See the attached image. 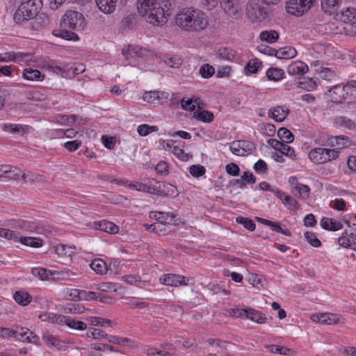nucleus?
<instances>
[{
    "mask_svg": "<svg viewBox=\"0 0 356 356\" xmlns=\"http://www.w3.org/2000/svg\"><path fill=\"white\" fill-rule=\"evenodd\" d=\"M175 23L184 31L199 32L208 26L209 20L202 11L193 8H184L176 15Z\"/></svg>",
    "mask_w": 356,
    "mask_h": 356,
    "instance_id": "nucleus-1",
    "label": "nucleus"
},
{
    "mask_svg": "<svg viewBox=\"0 0 356 356\" xmlns=\"http://www.w3.org/2000/svg\"><path fill=\"white\" fill-rule=\"evenodd\" d=\"M153 6L147 9V14H140L146 17V21L153 25H162L167 22L168 16L170 15L171 3L169 0L156 2Z\"/></svg>",
    "mask_w": 356,
    "mask_h": 356,
    "instance_id": "nucleus-2",
    "label": "nucleus"
},
{
    "mask_svg": "<svg viewBox=\"0 0 356 356\" xmlns=\"http://www.w3.org/2000/svg\"><path fill=\"white\" fill-rule=\"evenodd\" d=\"M42 6L41 0H27L22 2L14 14V21L17 24H21L33 19L39 13Z\"/></svg>",
    "mask_w": 356,
    "mask_h": 356,
    "instance_id": "nucleus-3",
    "label": "nucleus"
},
{
    "mask_svg": "<svg viewBox=\"0 0 356 356\" xmlns=\"http://www.w3.org/2000/svg\"><path fill=\"white\" fill-rule=\"evenodd\" d=\"M308 156L314 163L323 164L338 159L339 152L334 149L319 147L312 149L309 152Z\"/></svg>",
    "mask_w": 356,
    "mask_h": 356,
    "instance_id": "nucleus-4",
    "label": "nucleus"
},
{
    "mask_svg": "<svg viewBox=\"0 0 356 356\" xmlns=\"http://www.w3.org/2000/svg\"><path fill=\"white\" fill-rule=\"evenodd\" d=\"M86 25L83 15L74 10H68L63 17L61 26L74 31H82Z\"/></svg>",
    "mask_w": 356,
    "mask_h": 356,
    "instance_id": "nucleus-5",
    "label": "nucleus"
},
{
    "mask_svg": "<svg viewBox=\"0 0 356 356\" xmlns=\"http://www.w3.org/2000/svg\"><path fill=\"white\" fill-rule=\"evenodd\" d=\"M3 334L14 337L15 339L27 343H38L39 337L26 327H19L16 330L4 328L2 330Z\"/></svg>",
    "mask_w": 356,
    "mask_h": 356,
    "instance_id": "nucleus-6",
    "label": "nucleus"
},
{
    "mask_svg": "<svg viewBox=\"0 0 356 356\" xmlns=\"http://www.w3.org/2000/svg\"><path fill=\"white\" fill-rule=\"evenodd\" d=\"M315 0H288L286 11L293 15H302L312 6Z\"/></svg>",
    "mask_w": 356,
    "mask_h": 356,
    "instance_id": "nucleus-7",
    "label": "nucleus"
},
{
    "mask_svg": "<svg viewBox=\"0 0 356 356\" xmlns=\"http://www.w3.org/2000/svg\"><path fill=\"white\" fill-rule=\"evenodd\" d=\"M255 145L249 140H237L233 142L229 147L230 151L236 156H245L255 149Z\"/></svg>",
    "mask_w": 356,
    "mask_h": 356,
    "instance_id": "nucleus-8",
    "label": "nucleus"
},
{
    "mask_svg": "<svg viewBox=\"0 0 356 356\" xmlns=\"http://www.w3.org/2000/svg\"><path fill=\"white\" fill-rule=\"evenodd\" d=\"M190 280L189 277L172 273L164 274L159 278L161 284L173 287L187 286Z\"/></svg>",
    "mask_w": 356,
    "mask_h": 356,
    "instance_id": "nucleus-9",
    "label": "nucleus"
},
{
    "mask_svg": "<svg viewBox=\"0 0 356 356\" xmlns=\"http://www.w3.org/2000/svg\"><path fill=\"white\" fill-rule=\"evenodd\" d=\"M32 274L38 277L41 280H47L50 279V277L54 276L55 275H60L58 276L57 278L60 279H65L68 277H70V275H74L73 273L70 272H62L59 273L57 271H51L48 270L46 268H33L31 270Z\"/></svg>",
    "mask_w": 356,
    "mask_h": 356,
    "instance_id": "nucleus-10",
    "label": "nucleus"
},
{
    "mask_svg": "<svg viewBox=\"0 0 356 356\" xmlns=\"http://www.w3.org/2000/svg\"><path fill=\"white\" fill-rule=\"evenodd\" d=\"M310 319L314 323H320L325 325H333L339 323L340 318L336 314L323 313L311 315Z\"/></svg>",
    "mask_w": 356,
    "mask_h": 356,
    "instance_id": "nucleus-11",
    "label": "nucleus"
},
{
    "mask_svg": "<svg viewBox=\"0 0 356 356\" xmlns=\"http://www.w3.org/2000/svg\"><path fill=\"white\" fill-rule=\"evenodd\" d=\"M145 52V49H143L140 46L137 45H129L127 49H123L122 54L124 58L129 61V64L135 65V61L131 60V59L136 57H142Z\"/></svg>",
    "mask_w": 356,
    "mask_h": 356,
    "instance_id": "nucleus-12",
    "label": "nucleus"
},
{
    "mask_svg": "<svg viewBox=\"0 0 356 356\" xmlns=\"http://www.w3.org/2000/svg\"><path fill=\"white\" fill-rule=\"evenodd\" d=\"M31 27L34 31H40L47 27L50 24L49 16L44 13L37 14L31 22Z\"/></svg>",
    "mask_w": 356,
    "mask_h": 356,
    "instance_id": "nucleus-13",
    "label": "nucleus"
},
{
    "mask_svg": "<svg viewBox=\"0 0 356 356\" xmlns=\"http://www.w3.org/2000/svg\"><path fill=\"white\" fill-rule=\"evenodd\" d=\"M328 92L330 93V97L334 102H342L343 99H346L345 95L348 93L344 84H339L333 86L330 88Z\"/></svg>",
    "mask_w": 356,
    "mask_h": 356,
    "instance_id": "nucleus-14",
    "label": "nucleus"
},
{
    "mask_svg": "<svg viewBox=\"0 0 356 356\" xmlns=\"http://www.w3.org/2000/svg\"><path fill=\"white\" fill-rule=\"evenodd\" d=\"M329 144L335 147L334 149H341L351 145V140L346 136H332L329 139Z\"/></svg>",
    "mask_w": 356,
    "mask_h": 356,
    "instance_id": "nucleus-15",
    "label": "nucleus"
},
{
    "mask_svg": "<svg viewBox=\"0 0 356 356\" xmlns=\"http://www.w3.org/2000/svg\"><path fill=\"white\" fill-rule=\"evenodd\" d=\"M308 71V66L300 60L292 62L287 67V72L290 75H302Z\"/></svg>",
    "mask_w": 356,
    "mask_h": 356,
    "instance_id": "nucleus-16",
    "label": "nucleus"
},
{
    "mask_svg": "<svg viewBox=\"0 0 356 356\" xmlns=\"http://www.w3.org/2000/svg\"><path fill=\"white\" fill-rule=\"evenodd\" d=\"M223 10L229 16H236L238 13V6L236 0H220Z\"/></svg>",
    "mask_w": 356,
    "mask_h": 356,
    "instance_id": "nucleus-17",
    "label": "nucleus"
},
{
    "mask_svg": "<svg viewBox=\"0 0 356 356\" xmlns=\"http://www.w3.org/2000/svg\"><path fill=\"white\" fill-rule=\"evenodd\" d=\"M246 12L248 17L253 21H261L264 19V17H261V11L255 1L248 5Z\"/></svg>",
    "mask_w": 356,
    "mask_h": 356,
    "instance_id": "nucleus-18",
    "label": "nucleus"
},
{
    "mask_svg": "<svg viewBox=\"0 0 356 356\" xmlns=\"http://www.w3.org/2000/svg\"><path fill=\"white\" fill-rule=\"evenodd\" d=\"M338 243L342 247L351 248L356 251V234L352 233L348 234L346 232L338 238Z\"/></svg>",
    "mask_w": 356,
    "mask_h": 356,
    "instance_id": "nucleus-19",
    "label": "nucleus"
},
{
    "mask_svg": "<svg viewBox=\"0 0 356 356\" xmlns=\"http://www.w3.org/2000/svg\"><path fill=\"white\" fill-rule=\"evenodd\" d=\"M289 110L284 108L282 106H277L268 111V116L274 119L276 122H281L284 121L288 115Z\"/></svg>",
    "mask_w": 356,
    "mask_h": 356,
    "instance_id": "nucleus-20",
    "label": "nucleus"
},
{
    "mask_svg": "<svg viewBox=\"0 0 356 356\" xmlns=\"http://www.w3.org/2000/svg\"><path fill=\"white\" fill-rule=\"evenodd\" d=\"M341 0H321V7L325 13L330 15L338 14Z\"/></svg>",
    "mask_w": 356,
    "mask_h": 356,
    "instance_id": "nucleus-21",
    "label": "nucleus"
},
{
    "mask_svg": "<svg viewBox=\"0 0 356 356\" xmlns=\"http://www.w3.org/2000/svg\"><path fill=\"white\" fill-rule=\"evenodd\" d=\"M117 0H95L99 9L105 14L112 13L116 7Z\"/></svg>",
    "mask_w": 356,
    "mask_h": 356,
    "instance_id": "nucleus-22",
    "label": "nucleus"
},
{
    "mask_svg": "<svg viewBox=\"0 0 356 356\" xmlns=\"http://www.w3.org/2000/svg\"><path fill=\"white\" fill-rule=\"evenodd\" d=\"M161 59L165 65L172 68H179L183 63L182 58L178 55L164 54Z\"/></svg>",
    "mask_w": 356,
    "mask_h": 356,
    "instance_id": "nucleus-23",
    "label": "nucleus"
},
{
    "mask_svg": "<svg viewBox=\"0 0 356 356\" xmlns=\"http://www.w3.org/2000/svg\"><path fill=\"white\" fill-rule=\"evenodd\" d=\"M95 227L97 229L105 232L109 234H116L119 231V228L113 222L106 220H102L95 223Z\"/></svg>",
    "mask_w": 356,
    "mask_h": 356,
    "instance_id": "nucleus-24",
    "label": "nucleus"
},
{
    "mask_svg": "<svg viewBox=\"0 0 356 356\" xmlns=\"http://www.w3.org/2000/svg\"><path fill=\"white\" fill-rule=\"evenodd\" d=\"M13 298L17 303L22 306H26L32 301V296L24 290L15 291Z\"/></svg>",
    "mask_w": 356,
    "mask_h": 356,
    "instance_id": "nucleus-25",
    "label": "nucleus"
},
{
    "mask_svg": "<svg viewBox=\"0 0 356 356\" xmlns=\"http://www.w3.org/2000/svg\"><path fill=\"white\" fill-rule=\"evenodd\" d=\"M321 225L324 229L330 231H337L343 227L340 222L330 218H323L321 220Z\"/></svg>",
    "mask_w": 356,
    "mask_h": 356,
    "instance_id": "nucleus-26",
    "label": "nucleus"
},
{
    "mask_svg": "<svg viewBox=\"0 0 356 356\" xmlns=\"http://www.w3.org/2000/svg\"><path fill=\"white\" fill-rule=\"evenodd\" d=\"M341 13V20L344 23L355 24H356V9L353 8H347L345 10H339Z\"/></svg>",
    "mask_w": 356,
    "mask_h": 356,
    "instance_id": "nucleus-27",
    "label": "nucleus"
},
{
    "mask_svg": "<svg viewBox=\"0 0 356 356\" xmlns=\"http://www.w3.org/2000/svg\"><path fill=\"white\" fill-rule=\"evenodd\" d=\"M296 55V50L291 47L275 49V56L279 59H290Z\"/></svg>",
    "mask_w": 356,
    "mask_h": 356,
    "instance_id": "nucleus-28",
    "label": "nucleus"
},
{
    "mask_svg": "<svg viewBox=\"0 0 356 356\" xmlns=\"http://www.w3.org/2000/svg\"><path fill=\"white\" fill-rule=\"evenodd\" d=\"M163 98H167L165 92L157 90L145 92L143 96V100L148 103H154L156 100H160Z\"/></svg>",
    "mask_w": 356,
    "mask_h": 356,
    "instance_id": "nucleus-29",
    "label": "nucleus"
},
{
    "mask_svg": "<svg viewBox=\"0 0 356 356\" xmlns=\"http://www.w3.org/2000/svg\"><path fill=\"white\" fill-rule=\"evenodd\" d=\"M65 324L72 329L76 330H84L86 329V324L81 321H76L70 317L64 316V319H62V324Z\"/></svg>",
    "mask_w": 356,
    "mask_h": 356,
    "instance_id": "nucleus-30",
    "label": "nucleus"
},
{
    "mask_svg": "<svg viewBox=\"0 0 356 356\" xmlns=\"http://www.w3.org/2000/svg\"><path fill=\"white\" fill-rule=\"evenodd\" d=\"M23 77L28 81H42L44 75L38 70L26 68L23 71Z\"/></svg>",
    "mask_w": 356,
    "mask_h": 356,
    "instance_id": "nucleus-31",
    "label": "nucleus"
},
{
    "mask_svg": "<svg viewBox=\"0 0 356 356\" xmlns=\"http://www.w3.org/2000/svg\"><path fill=\"white\" fill-rule=\"evenodd\" d=\"M18 241L26 246L33 248H40L43 245V241L40 238L19 236Z\"/></svg>",
    "mask_w": 356,
    "mask_h": 356,
    "instance_id": "nucleus-32",
    "label": "nucleus"
},
{
    "mask_svg": "<svg viewBox=\"0 0 356 356\" xmlns=\"http://www.w3.org/2000/svg\"><path fill=\"white\" fill-rule=\"evenodd\" d=\"M334 123L339 127L348 129L349 130H355L356 124L351 119L345 116L337 117L334 119Z\"/></svg>",
    "mask_w": 356,
    "mask_h": 356,
    "instance_id": "nucleus-33",
    "label": "nucleus"
},
{
    "mask_svg": "<svg viewBox=\"0 0 356 356\" xmlns=\"http://www.w3.org/2000/svg\"><path fill=\"white\" fill-rule=\"evenodd\" d=\"M38 317L42 321L57 324H62V319H64V316L54 313H43L40 314Z\"/></svg>",
    "mask_w": 356,
    "mask_h": 356,
    "instance_id": "nucleus-34",
    "label": "nucleus"
},
{
    "mask_svg": "<svg viewBox=\"0 0 356 356\" xmlns=\"http://www.w3.org/2000/svg\"><path fill=\"white\" fill-rule=\"evenodd\" d=\"M90 268L98 274H104L108 270L106 262L102 259H95L92 261Z\"/></svg>",
    "mask_w": 356,
    "mask_h": 356,
    "instance_id": "nucleus-35",
    "label": "nucleus"
},
{
    "mask_svg": "<svg viewBox=\"0 0 356 356\" xmlns=\"http://www.w3.org/2000/svg\"><path fill=\"white\" fill-rule=\"evenodd\" d=\"M5 62H19L23 60L25 58L29 57V54H24L21 52L9 51L3 53Z\"/></svg>",
    "mask_w": 356,
    "mask_h": 356,
    "instance_id": "nucleus-36",
    "label": "nucleus"
},
{
    "mask_svg": "<svg viewBox=\"0 0 356 356\" xmlns=\"http://www.w3.org/2000/svg\"><path fill=\"white\" fill-rule=\"evenodd\" d=\"M259 38L262 41L274 43L278 40L279 33L274 30L263 31L259 34Z\"/></svg>",
    "mask_w": 356,
    "mask_h": 356,
    "instance_id": "nucleus-37",
    "label": "nucleus"
},
{
    "mask_svg": "<svg viewBox=\"0 0 356 356\" xmlns=\"http://www.w3.org/2000/svg\"><path fill=\"white\" fill-rule=\"evenodd\" d=\"M277 137L285 143H291L294 140V136L290 130L286 128H280L277 132Z\"/></svg>",
    "mask_w": 356,
    "mask_h": 356,
    "instance_id": "nucleus-38",
    "label": "nucleus"
},
{
    "mask_svg": "<svg viewBox=\"0 0 356 356\" xmlns=\"http://www.w3.org/2000/svg\"><path fill=\"white\" fill-rule=\"evenodd\" d=\"M284 71L280 68L270 67L266 71V76L270 81H278L283 79Z\"/></svg>",
    "mask_w": 356,
    "mask_h": 356,
    "instance_id": "nucleus-39",
    "label": "nucleus"
},
{
    "mask_svg": "<svg viewBox=\"0 0 356 356\" xmlns=\"http://www.w3.org/2000/svg\"><path fill=\"white\" fill-rule=\"evenodd\" d=\"M262 63L258 59L250 60L245 67V71L247 74H256L261 68Z\"/></svg>",
    "mask_w": 356,
    "mask_h": 356,
    "instance_id": "nucleus-40",
    "label": "nucleus"
},
{
    "mask_svg": "<svg viewBox=\"0 0 356 356\" xmlns=\"http://www.w3.org/2000/svg\"><path fill=\"white\" fill-rule=\"evenodd\" d=\"M248 318L260 324L266 323L267 320V318L261 312L251 308L250 309Z\"/></svg>",
    "mask_w": 356,
    "mask_h": 356,
    "instance_id": "nucleus-41",
    "label": "nucleus"
},
{
    "mask_svg": "<svg viewBox=\"0 0 356 356\" xmlns=\"http://www.w3.org/2000/svg\"><path fill=\"white\" fill-rule=\"evenodd\" d=\"M44 341L49 346H54L58 350L63 348L62 341L56 336L44 334L42 337Z\"/></svg>",
    "mask_w": 356,
    "mask_h": 356,
    "instance_id": "nucleus-42",
    "label": "nucleus"
},
{
    "mask_svg": "<svg viewBox=\"0 0 356 356\" xmlns=\"http://www.w3.org/2000/svg\"><path fill=\"white\" fill-rule=\"evenodd\" d=\"M193 118L204 122H211L213 120V114L208 111L194 112Z\"/></svg>",
    "mask_w": 356,
    "mask_h": 356,
    "instance_id": "nucleus-43",
    "label": "nucleus"
},
{
    "mask_svg": "<svg viewBox=\"0 0 356 356\" xmlns=\"http://www.w3.org/2000/svg\"><path fill=\"white\" fill-rule=\"evenodd\" d=\"M156 0H138L137 9L140 14H147V9L156 5Z\"/></svg>",
    "mask_w": 356,
    "mask_h": 356,
    "instance_id": "nucleus-44",
    "label": "nucleus"
},
{
    "mask_svg": "<svg viewBox=\"0 0 356 356\" xmlns=\"http://www.w3.org/2000/svg\"><path fill=\"white\" fill-rule=\"evenodd\" d=\"M318 74L321 79L331 81L337 76V73L335 70L328 68V67H322L321 70L318 72Z\"/></svg>",
    "mask_w": 356,
    "mask_h": 356,
    "instance_id": "nucleus-45",
    "label": "nucleus"
},
{
    "mask_svg": "<svg viewBox=\"0 0 356 356\" xmlns=\"http://www.w3.org/2000/svg\"><path fill=\"white\" fill-rule=\"evenodd\" d=\"M310 188L308 186L300 184L298 187L293 191V193L295 196H297L302 199H307L309 196Z\"/></svg>",
    "mask_w": 356,
    "mask_h": 356,
    "instance_id": "nucleus-46",
    "label": "nucleus"
},
{
    "mask_svg": "<svg viewBox=\"0 0 356 356\" xmlns=\"http://www.w3.org/2000/svg\"><path fill=\"white\" fill-rule=\"evenodd\" d=\"M8 169H6V172H5L4 177L15 180H18L20 178L22 179V174L21 173L20 169L12 165H8Z\"/></svg>",
    "mask_w": 356,
    "mask_h": 356,
    "instance_id": "nucleus-47",
    "label": "nucleus"
},
{
    "mask_svg": "<svg viewBox=\"0 0 356 356\" xmlns=\"http://www.w3.org/2000/svg\"><path fill=\"white\" fill-rule=\"evenodd\" d=\"M316 86V81L311 78H303L302 81H300L298 84V87L302 88L306 90H312Z\"/></svg>",
    "mask_w": 356,
    "mask_h": 356,
    "instance_id": "nucleus-48",
    "label": "nucleus"
},
{
    "mask_svg": "<svg viewBox=\"0 0 356 356\" xmlns=\"http://www.w3.org/2000/svg\"><path fill=\"white\" fill-rule=\"evenodd\" d=\"M270 353H279L283 355H290L291 353V350L282 346H279L277 345H267L265 346Z\"/></svg>",
    "mask_w": 356,
    "mask_h": 356,
    "instance_id": "nucleus-49",
    "label": "nucleus"
},
{
    "mask_svg": "<svg viewBox=\"0 0 356 356\" xmlns=\"http://www.w3.org/2000/svg\"><path fill=\"white\" fill-rule=\"evenodd\" d=\"M176 221V216L173 213L161 211L160 222L162 227L165 224H175Z\"/></svg>",
    "mask_w": 356,
    "mask_h": 356,
    "instance_id": "nucleus-50",
    "label": "nucleus"
},
{
    "mask_svg": "<svg viewBox=\"0 0 356 356\" xmlns=\"http://www.w3.org/2000/svg\"><path fill=\"white\" fill-rule=\"evenodd\" d=\"M159 130L158 127L150 126L148 124H141L137 128L138 134L141 136H146L152 132H155Z\"/></svg>",
    "mask_w": 356,
    "mask_h": 356,
    "instance_id": "nucleus-51",
    "label": "nucleus"
},
{
    "mask_svg": "<svg viewBox=\"0 0 356 356\" xmlns=\"http://www.w3.org/2000/svg\"><path fill=\"white\" fill-rule=\"evenodd\" d=\"M236 222L242 225L245 228L249 231H254L255 229V223L250 219L243 216L236 218Z\"/></svg>",
    "mask_w": 356,
    "mask_h": 356,
    "instance_id": "nucleus-52",
    "label": "nucleus"
},
{
    "mask_svg": "<svg viewBox=\"0 0 356 356\" xmlns=\"http://www.w3.org/2000/svg\"><path fill=\"white\" fill-rule=\"evenodd\" d=\"M0 237L12 240L13 241H18L19 235L15 231L0 227Z\"/></svg>",
    "mask_w": 356,
    "mask_h": 356,
    "instance_id": "nucleus-53",
    "label": "nucleus"
},
{
    "mask_svg": "<svg viewBox=\"0 0 356 356\" xmlns=\"http://www.w3.org/2000/svg\"><path fill=\"white\" fill-rule=\"evenodd\" d=\"M92 325L95 326H111V321L101 317L91 316L88 318Z\"/></svg>",
    "mask_w": 356,
    "mask_h": 356,
    "instance_id": "nucleus-54",
    "label": "nucleus"
},
{
    "mask_svg": "<svg viewBox=\"0 0 356 356\" xmlns=\"http://www.w3.org/2000/svg\"><path fill=\"white\" fill-rule=\"evenodd\" d=\"M199 72L203 78L209 79L215 73V69L209 64H204L200 67Z\"/></svg>",
    "mask_w": 356,
    "mask_h": 356,
    "instance_id": "nucleus-55",
    "label": "nucleus"
},
{
    "mask_svg": "<svg viewBox=\"0 0 356 356\" xmlns=\"http://www.w3.org/2000/svg\"><path fill=\"white\" fill-rule=\"evenodd\" d=\"M283 204H284L289 209H298L300 206L298 202L289 195L284 193L282 198Z\"/></svg>",
    "mask_w": 356,
    "mask_h": 356,
    "instance_id": "nucleus-56",
    "label": "nucleus"
},
{
    "mask_svg": "<svg viewBox=\"0 0 356 356\" xmlns=\"http://www.w3.org/2000/svg\"><path fill=\"white\" fill-rule=\"evenodd\" d=\"M305 238L307 241L313 247L318 248L321 245V242L317 238L316 236L313 232H305Z\"/></svg>",
    "mask_w": 356,
    "mask_h": 356,
    "instance_id": "nucleus-57",
    "label": "nucleus"
},
{
    "mask_svg": "<svg viewBox=\"0 0 356 356\" xmlns=\"http://www.w3.org/2000/svg\"><path fill=\"white\" fill-rule=\"evenodd\" d=\"M206 170L200 165H193L189 168V172L193 177H200L204 175Z\"/></svg>",
    "mask_w": 356,
    "mask_h": 356,
    "instance_id": "nucleus-58",
    "label": "nucleus"
},
{
    "mask_svg": "<svg viewBox=\"0 0 356 356\" xmlns=\"http://www.w3.org/2000/svg\"><path fill=\"white\" fill-rule=\"evenodd\" d=\"M88 337H92L95 339H103L106 337V334L102 330L97 328H92L88 330L86 332Z\"/></svg>",
    "mask_w": 356,
    "mask_h": 356,
    "instance_id": "nucleus-59",
    "label": "nucleus"
},
{
    "mask_svg": "<svg viewBox=\"0 0 356 356\" xmlns=\"http://www.w3.org/2000/svg\"><path fill=\"white\" fill-rule=\"evenodd\" d=\"M172 153L181 161H187L190 158L192 157L191 155L185 153L184 151L180 149L178 147L174 146L172 149Z\"/></svg>",
    "mask_w": 356,
    "mask_h": 356,
    "instance_id": "nucleus-60",
    "label": "nucleus"
},
{
    "mask_svg": "<svg viewBox=\"0 0 356 356\" xmlns=\"http://www.w3.org/2000/svg\"><path fill=\"white\" fill-rule=\"evenodd\" d=\"M259 188H260L261 190H263V191H270L273 192L274 193L276 194L277 197L279 199H282L283 195H284V193L283 192H282L281 191H280L277 188H276V189L272 188L271 186L268 183H267L266 181H262V182L259 183Z\"/></svg>",
    "mask_w": 356,
    "mask_h": 356,
    "instance_id": "nucleus-61",
    "label": "nucleus"
},
{
    "mask_svg": "<svg viewBox=\"0 0 356 356\" xmlns=\"http://www.w3.org/2000/svg\"><path fill=\"white\" fill-rule=\"evenodd\" d=\"M250 308H236L232 309L230 312L232 316H234L238 318L245 317L248 318L249 311Z\"/></svg>",
    "mask_w": 356,
    "mask_h": 356,
    "instance_id": "nucleus-62",
    "label": "nucleus"
},
{
    "mask_svg": "<svg viewBox=\"0 0 356 356\" xmlns=\"http://www.w3.org/2000/svg\"><path fill=\"white\" fill-rule=\"evenodd\" d=\"M253 168L258 174H265L268 171L266 163L261 159H259L254 163Z\"/></svg>",
    "mask_w": 356,
    "mask_h": 356,
    "instance_id": "nucleus-63",
    "label": "nucleus"
},
{
    "mask_svg": "<svg viewBox=\"0 0 356 356\" xmlns=\"http://www.w3.org/2000/svg\"><path fill=\"white\" fill-rule=\"evenodd\" d=\"M180 104L181 108L186 111H193L196 107V105L194 104V99H186L185 98H183L181 99Z\"/></svg>",
    "mask_w": 356,
    "mask_h": 356,
    "instance_id": "nucleus-64",
    "label": "nucleus"
}]
</instances>
